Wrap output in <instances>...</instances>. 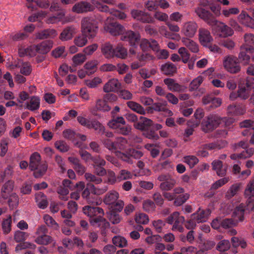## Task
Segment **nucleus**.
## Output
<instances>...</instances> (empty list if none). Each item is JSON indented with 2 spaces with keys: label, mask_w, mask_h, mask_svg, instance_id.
Returning a JSON list of instances; mask_svg holds the SVG:
<instances>
[{
  "label": "nucleus",
  "mask_w": 254,
  "mask_h": 254,
  "mask_svg": "<svg viewBox=\"0 0 254 254\" xmlns=\"http://www.w3.org/2000/svg\"><path fill=\"white\" fill-rule=\"evenodd\" d=\"M83 212L90 218V222L92 226L100 227L103 225L104 227L109 226V223L103 217L104 211L102 208L85 206L83 207Z\"/></svg>",
  "instance_id": "nucleus-1"
},
{
  "label": "nucleus",
  "mask_w": 254,
  "mask_h": 254,
  "mask_svg": "<svg viewBox=\"0 0 254 254\" xmlns=\"http://www.w3.org/2000/svg\"><path fill=\"white\" fill-rule=\"evenodd\" d=\"M234 122V119L232 118H220L216 115H211L202 122V129L205 132H208L216 128L222 123L226 126H229Z\"/></svg>",
  "instance_id": "nucleus-2"
},
{
  "label": "nucleus",
  "mask_w": 254,
  "mask_h": 254,
  "mask_svg": "<svg viewBox=\"0 0 254 254\" xmlns=\"http://www.w3.org/2000/svg\"><path fill=\"white\" fill-rule=\"evenodd\" d=\"M98 31L97 22L91 17L83 18L81 21V32L89 39L94 38Z\"/></svg>",
  "instance_id": "nucleus-3"
},
{
  "label": "nucleus",
  "mask_w": 254,
  "mask_h": 254,
  "mask_svg": "<svg viewBox=\"0 0 254 254\" xmlns=\"http://www.w3.org/2000/svg\"><path fill=\"white\" fill-rule=\"evenodd\" d=\"M29 168L31 170H37L34 173L35 177L38 178L42 176L46 171L47 166L41 162L40 155L37 152L33 153L30 158Z\"/></svg>",
  "instance_id": "nucleus-4"
},
{
  "label": "nucleus",
  "mask_w": 254,
  "mask_h": 254,
  "mask_svg": "<svg viewBox=\"0 0 254 254\" xmlns=\"http://www.w3.org/2000/svg\"><path fill=\"white\" fill-rule=\"evenodd\" d=\"M210 26L212 27L213 33L220 37L226 38L232 36L234 33L231 27L215 19Z\"/></svg>",
  "instance_id": "nucleus-5"
},
{
  "label": "nucleus",
  "mask_w": 254,
  "mask_h": 254,
  "mask_svg": "<svg viewBox=\"0 0 254 254\" xmlns=\"http://www.w3.org/2000/svg\"><path fill=\"white\" fill-rule=\"evenodd\" d=\"M223 65L227 71L232 74L238 73L241 68L238 59L233 55L226 56L223 58Z\"/></svg>",
  "instance_id": "nucleus-6"
},
{
  "label": "nucleus",
  "mask_w": 254,
  "mask_h": 254,
  "mask_svg": "<svg viewBox=\"0 0 254 254\" xmlns=\"http://www.w3.org/2000/svg\"><path fill=\"white\" fill-rule=\"evenodd\" d=\"M166 221L168 224L173 225L172 228L173 231H178L180 232L184 231L183 224L185 222V218L180 215L178 212H173L167 218Z\"/></svg>",
  "instance_id": "nucleus-7"
},
{
  "label": "nucleus",
  "mask_w": 254,
  "mask_h": 254,
  "mask_svg": "<svg viewBox=\"0 0 254 254\" xmlns=\"http://www.w3.org/2000/svg\"><path fill=\"white\" fill-rule=\"evenodd\" d=\"M111 19L108 18L105 23L104 29L112 35L117 36L122 35L125 31V28L117 22H111Z\"/></svg>",
  "instance_id": "nucleus-8"
},
{
  "label": "nucleus",
  "mask_w": 254,
  "mask_h": 254,
  "mask_svg": "<svg viewBox=\"0 0 254 254\" xmlns=\"http://www.w3.org/2000/svg\"><path fill=\"white\" fill-rule=\"evenodd\" d=\"M157 180L161 182L159 186L160 189L164 191L171 190L176 183L175 179L169 174H161L158 177Z\"/></svg>",
  "instance_id": "nucleus-9"
},
{
  "label": "nucleus",
  "mask_w": 254,
  "mask_h": 254,
  "mask_svg": "<svg viewBox=\"0 0 254 254\" xmlns=\"http://www.w3.org/2000/svg\"><path fill=\"white\" fill-rule=\"evenodd\" d=\"M197 29V23L193 21L183 23L181 27V33L187 38H192Z\"/></svg>",
  "instance_id": "nucleus-10"
},
{
  "label": "nucleus",
  "mask_w": 254,
  "mask_h": 254,
  "mask_svg": "<svg viewBox=\"0 0 254 254\" xmlns=\"http://www.w3.org/2000/svg\"><path fill=\"white\" fill-rule=\"evenodd\" d=\"M111 98L116 100L117 98L116 95L113 94H106L104 96L103 99H97L95 105V109L97 111L104 112L109 111L111 108L107 101Z\"/></svg>",
  "instance_id": "nucleus-11"
},
{
  "label": "nucleus",
  "mask_w": 254,
  "mask_h": 254,
  "mask_svg": "<svg viewBox=\"0 0 254 254\" xmlns=\"http://www.w3.org/2000/svg\"><path fill=\"white\" fill-rule=\"evenodd\" d=\"M245 195L248 199L247 209L254 211V179L248 184L245 191Z\"/></svg>",
  "instance_id": "nucleus-12"
},
{
  "label": "nucleus",
  "mask_w": 254,
  "mask_h": 254,
  "mask_svg": "<svg viewBox=\"0 0 254 254\" xmlns=\"http://www.w3.org/2000/svg\"><path fill=\"white\" fill-rule=\"evenodd\" d=\"M40 106V99L38 96H32L29 97L24 104H19V108H24L31 111H35L39 109Z\"/></svg>",
  "instance_id": "nucleus-13"
},
{
  "label": "nucleus",
  "mask_w": 254,
  "mask_h": 254,
  "mask_svg": "<svg viewBox=\"0 0 254 254\" xmlns=\"http://www.w3.org/2000/svg\"><path fill=\"white\" fill-rule=\"evenodd\" d=\"M131 15L134 19L142 23H153L154 22V19L150 14L143 11L133 9L131 11Z\"/></svg>",
  "instance_id": "nucleus-14"
},
{
  "label": "nucleus",
  "mask_w": 254,
  "mask_h": 254,
  "mask_svg": "<svg viewBox=\"0 0 254 254\" xmlns=\"http://www.w3.org/2000/svg\"><path fill=\"white\" fill-rule=\"evenodd\" d=\"M154 57L149 54H138L137 56V61L133 62L130 64V67L132 69H136L145 65L146 62L153 60Z\"/></svg>",
  "instance_id": "nucleus-15"
},
{
  "label": "nucleus",
  "mask_w": 254,
  "mask_h": 254,
  "mask_svg": "<svg viewBox=\"0 0 254 254\" xmlns=\"http://www.w3.org/2000/svg\"><path fill=\"white\" fill-rule=\"evenodd\" d=\"M91 2L94 8H96L99 11L110 12V8L107 4L113 5L115 4V0H91Z\"/></svg>",
  "instance_id": "nucleus-16"
},
{
  "label": "nucleus",
  "mask_w": 254,
  "mask_h": 254,
  "mask_svg": "<svg viewBox=\"0 0 254 254\" xmlns=\"http://www.w3.org/2000/svg\"><path fill=\"white\" fill-rule=\"evenodd\" d=\"M121 39L122 41L128 42L130 46H134L140 40V35L138 33L129 30L123 34Z\"/></svg>",
  "instance_id": "nucleus-17"
},
{
  "label": "nucleus",
  "mask_w": 254,
  "mask_h": 254,
  "mask_svg": "<svg viewBox=\"0 0 254 254\" xmlns=\"http://www.w3.org/2000/svg\"><path fill=\"white\" fill-rule=\"evenodd\" d=\"M105 146L112 152H115L116 155L120 158L122 160L127 163H131L129 160V157L125 154L124 153H122L120 151L117 150V147L116 144L113 143L109 139H106L103 142Z\"/></svg>",
  "instance_id": "nucleus-18"
},
{
  "label": "nucleus",
  "mask_w": 254,
  "mask_h": 254,
  "mask_svg": "<svg viewBox=\"0 0 254 254\" xmlns=\"http://www.w3.org/2000/svg\"><path fill=\"white\" fill-rule=\"evenodd\" d=\"M94 9V7L92 3L86 1H81L74 4L72 7V11L77 13H82L88 11H92Z\"/></svg>",
  "instance_id": "nucleus-19"
},
{
  "label": "nucleus",
  "mask_w": 254,
  "mask_h": 254,
  "mask_svg": "<svg viewBox=\"0 0 254 254\" xmlns=\"http://www.w3.org/2000/svg\"><path fill=\"white\" fill-rule=\"evenodd\" d=\"M247 53H254V48L241 46L238 58L240 61L244 65L248 64L250 61V57Z\"/></svg>",
  "instance_id": "nucleus-20"
},
{
  "label": "nucleus",
  "mask_w": 254,
  "mask_h": 254,
  "mask_svg": "<svg viewBox=\"0 0 254 254\" xmlns=\"http://www.w3.org/2000/svg\"><path fill=\"white\" fill-rule=\"evenodd\" d=\"M195 12L199 18L203 19L209 25H212L215 20L213 15L203 8L198 7L195 9Z\"/></svg>",
  "instance_id": "nucleus-21"
},
{
  "label": "nucleus",
  "mask_w": 254,
  "mask_h": 254,
  "mask_svg": "<svg viewBox=\"0 0 254 254\" xmlns=\"http://www.w3.org/2000/svg\"><path fill=\"white\" fill-rule=\"evenodd\" d=\"M198 39L200 43L204 47L208 46L209 43L213 40L210 32L204 28L199 29Z\"/></svg>",
  "instance_id": "nucleus-22"
},
{
  "label": "nucleus",
  "mask_w": 254,
  "mask_h": 254,
  "mask_svg": "<svg viewBox=\"0 0 254 254\" xmlns=\"http://www.w3.org/2000/svg\"><path fill=\"white\" fill-rule=\"evenodd\" d=\"M164 83L167 85L168 89L172 92H182L185 90L186 87L176 82L172 78H165L164 79Z\"/></svg>",
  "instance_id": "nucleus-23"
},
{
  "label": "nucleus",
  "mask_w": 254,
  "mask_h": 254,
  "mask_svg": "<svg viewBox=\"0 0 254 254\" xmlns=\"http://www.w3.org/2000/svg\"><path fill=\"white\" fill-rule=\"evenodd\" d=\"M121 84L116 78L110 79L103 86V91L106 93L116 92L121 88Z\"/></svg>",
  "instance_id": "nucleus-24"
},
{
  "label": "nucleus",
  "mask_w": 254,
  "mask_h": 254,
  "mask_svg": "<svg viewBox=\"0 0 254 254\" xmlns=\"http://www.w3.org/2000/svg\"><path fill=\"white\" fill-rule=\"evenodd\" d=\"M211 213L209 209H202L199 208L195 213L191 214L193 219H195L197 223L206 221Z\"/></svg>",
  "instance_id": "nucleus-25"
},
{
  "label": "nucleus",
  "mask_w": 254,
  "mask_h": 254,
  "mask_svg": "<svg viewBox=\"0 0 254 254\" xmlns=\"http://www.w3.org/2000/svg\"><path fill=\"white\" fill-rule=\"evenodd\" d=\"M246 209L245 205L242 203L239 204L235 208L232 214V217L237 223L244 220Z\"/></svg>",
  "instance_id": "nucleus-26"
},
{
  "label": "nucleus",
  "mask_w": 254,
  "mask_h": 254,
  "mask_svg": "<svg viewBox=\"0 0 254 254\" xmlns=\"http://www.w3.org/2000/svg\"><path fill=\"white\" fill-rule=\"evenodd\" d=\"M14 186V182L12 180H9L5 182L2 186L1 192L2 197L4 198H8L9 195L13 193V190Z\"/></svg>",
  "instance_id": "nucleus-27"
},
{
  "label": "nucleus",
  "mask_w": 254,
  "mask_h": 254,
  "mask_svg": "<svg viewBox=\"0 0 254 254\" xmlns=\"http://www.w3.org/2000/svg\"><path fill=\"white\" fill-rule=\"evenodd\" d=\"M140 121L134 124L135 128L141 130H145L153 126V122L150 119L144 117H140Z\"/></svg>",
  "instance_id": "nucleus-28"
},
{
  "label": "nucleus",
  "mask_w": 254,
  "mask_h": 254,
  "mask_svg": "<svg viewBox=\"0 0 254 254\" xmlns=\"http://www.w3.org/2000/svg\"><path fill=\"white\" fill-rule=\"evenodd\" d=\"M191 38L181 37V41L185 46L187 47L191 52L197 53L199 51L198 44L190 39Z\"/></svg>",
  "instance_id": "nucleus-29"
},
{
  "label": "nucleus",
  "mask_w": 254,
  "mask_h": 254,
  "mask_svg": "<svg viewBox=\"0 0 254 254\" xmlns=\"http://www.w3.org/2000/svg\"><path fill=\"white\" fill-rule=\"evenodd\" d=\"M238 19L240 22L245 26L254 28V20L246 12L242 11L239 15Z\"/></svg>",
  "instance_id": "nucleus-30"
},
{
  "label": "nucleus",
  "mask_w": 254,
  "mask_h": 254,
  "mask_svg": "<svg viewBox=\"0 0 254 254\" xmlns=\"http://www.w3.org/2000/svg\"><path fill=\"white\" fill-rule=\"evenodd\" d=\"M212 169L216 171L219 176H224L226 174L227 167L223 166L222 162L218 160H216L212 162Z\"/></svg>",
  "instance_id": "nucleus-31"
},
{
  "label": "nucleus",
  "mask_w": 254,
  "mask_h": 254,
  "mask_svg": "<svg viewBox=\"0 0 254 254\" xmlns=\"http://www.w3.org/2000/svg\"><path fill=\"white\" fill-rule=\"evenodd\" d=\"M101 52L106 59H111L115 57V49L109 43L103 44L101 47Z\"/></svg>",
  "instance_id": "nucleus-32"
},
{
  "label": "nucleus",
  "mask_w": 254,
  "mask_h": 254,
  "mask_svg": "<svg viewBox=\"0 0 254 254\" xmlns=\"http://www.w3.org/2000/svg\"><path fill=\"white\" fill-rule=\"evenodd\" d=\"M65 13L64 12H60L56 15H53L50 17L47 20L48 23H56L61 21L63 24L69 22L70 20L67 17H65Z\"/></svg>",
  "instance_id": "nucleus-33"
},
{
  "label": "nucleus",
  "mask_w": 254,
  "mask_h": 254,
  "mask_svg": "<svg viewBox=\"0 0 254 254\" xmlns=\"http://www.w3.org/2000/svg\"><path fill=\"white\" fill-rule=\"evenodd\" d=\"M159 32L160 34L162 35L166 38L177 41L181 40V36L179 34L171 33L168 31L167 28L164 25L159 27Z\"/></svg>",
  "instance_id": "nucleus-34"
},
{
  "label": "nucleus",
  "mask_w": 254,
  "mask_h": 254,
  "mask_svg": "<svg viewBox=\"0 0 254 254\" xmlns=\"http://www.w3.org/2000/svg\"><path fill=\"white\" fill-rule=\"evenodd\" d=\"M53 42L52 41H43L36 46L37 52L39 53L45 54L47 53L52 48Z\"/></svg>",
  "instance_id": "nucleus-35"
},
{
  "label": "nucleus",
  "mask_w": 254,
  "mask_h": 254,
  "mask_svg": "<svg viewBox=\"0 0 254 254\" xmlns=\"http://www.w3.org/2000/svg\"><path fill=\"white\" fill-rule=\"evenodd\" d=\"M37 48L36 45H33L27 48H20L19 49L18 53L20 56H29L33 57L36 55Z\"/></svg>",
  "instance_id": "nucleus-36"
},
{
  "label": "nucleus",
  "mask_w": 254,
  "mask_h": 254,
  "mask_svg": "<svg viewBox=\"0 0 254 254\" xmlns=\"http://www.w3.org/2000/svg\"><path fill=\"white\" fill-rule=\"evenodd\" d=\"M126 125V121L124 118L122 117H117L114 118L110 120L108 123V127L112 129H118L121 126Z\"/></svg>",
  "instance_id": "nucleus-37"
},
{
  "label": "nucleus",
  "mask_w": 254,
  "mask_h": 254,
  "mask_svg": "<svg viewBox=\"0 0 254 254\" xmlns=\"http://www.w3.org/2000/svg\"><path fill=\"white\" fill-rule=\"evenodd\" d=\"M75 33L74 28L67 27L64 28L60 34L59 38L62 41H66L70 40Z\"/></svg>",
  "instance_id": "nucleus-38"
},
{
  "label": "nucleus",
  "mask_w": 254,
  "mask_h": 254,
  "mask_svg": "<svg viewBox=\"0 0 254 254\" xmlns=\"http://www.w3.org/2000/svg\"><path fill=\"white\" fill-rule=\"evenodd\" d=\"M35 242L39 245H47L53 243V246H56V242L53 239L51 236L46 234L37 236L36 238L35 239Z\"/></svg>",
  "instance_id": "nucleus-39"
},
{
  "label": "nucleus",
  "mask_w": 254,
  "mask_h": 254,
  "mask_svg": "<svg viewBox=\"0 0 254 254\" xmlns=\"http://www.w3.org/2000/svg\"><path fill=\"white\" fill-rule=\"evenodd\" d=\"M119 194L115 190L109 191L105 196L104 201L106 204H113L119 198Z\"/></svg>",
  "instance_id": "nucleus-40"
},
{
  "label": "nucleus",
  "mask_w": 254,
  "mask_h": 254,
  "mask_svg": "<svg viewBox=\"0 0 254 254\" xmlns=\"http://www.w3.org/2000/svg\"><path fill=\"white\" fill-rule=\"evenodd\" d=\"M127 106L132 111L140 115H145V111L143 107L139 103L130 101L127 103Z\"/></svg>",
  "instance_id": "nucleus-41"
},
{
  "label": "nucleus",
  "mask_w": 254,
  "mask_h": 254,
  "mask_svg": "<svg viewBox=\"0 0 254 254\" xmlns=\"http://www.w3.org/2000/svg\"><path fill=\"white\" fill-rule=\"evenodd\" d=\"M36 202L39 208L45 209L48 205V201L46 196L40 192L35 195Z\"/></svg>",
  "instance_id": "nucleus-42"
},
{
  "label": "nucleus",
  "mask_w": 254,
  "mask_h": 254,
  "mask_svg": "<svg viewBox=\"0 0 254 254\" xmlns=\"http://www.w3.org/2000/svg\"><path fill=\"white\" fill-rule=\"evenodd\" d=\"M43 220L46 225L54 230H58L60 228L59 224L50 215L46 214L43 216Z\"/></svg>",
  "instance_id": "nucleus-43"
},
{
  "label": "nucleus",
  "mask_w": 254,
  "mask_h": 254,
  "mask_svg": "<svg viewBox=\"0 0 254 254\" xmlns=\"http://www.w3.org/2000/svg\"><path fill=\"white\" fill-rule=\"evenodd\" d=\"M228 113L231 115H241L245 112V108L240 105H230L227 109Z\"/></svg>",
  "instance_id": "nucleus-44"
},
{
  "label": "nucleus",
  "mask_w": 254,
  "mask_h": 254,
  "mask_svg": "<svg viewBox=\"0 0 254 254\" xmlns=\"http://www.w3.org/2000/svg\"><path fill=\"white\" fill-rule=\"evenodd\" d=\"M115 57L121 59H125L127 56V51L122 45L119 44L115 48Z\"/></svg>",
  "instance_id": "nucleus-45"
},
{
  "label": "nucleus",
  "mask_w": 254,
  "mask_h": 254,
  "mask_svg": "<svg viewBox=\"0 0 254 254\" xmlns=\"http://www.w3.org/2000/svg\"><path fill=\"white\" fill-rule=\"evenodd\" d=\"M176 66L171 63H167L162 64L161 67V71L166 75L173 74L176 71Z\"/></svg>",
  "instance_id": "nucleus-46"
},
{
  "label": "nucleus",
  "mask_w": 254,
  "mask_h": 254,
  "mask_svg": "<svg viewBox=\"0 0 254 254\" xmlns=\"http://www.w3.org/2000/svg\"><path fill=\"white\" fill-rule=\"evenodd\" d=\"M86 60L85 55L82 53H78L73 56L72 58L71 65L73 67H76L82 64Z\"/></svg>",
  "instance_id": "nucleus-47"
},
{
  "label": "nucleus",
  "mask_w": 254,
  "mask_h": 254,
  "mask_svg": "<svg viewBox=\"0 0 254 254\" xmlns=\"http://www.w3.org/2000/svg\"><path fill=\"white\" fill-rule=\"evenodd\" d=\"M57 34V32L55 29H48L39 32L37 35V37L39 39L54 38Z\"/></svg>",
  "instance_id": "nucleus-48"
},
{
  "label": "nucleus",
  "mask_w": 254,
  "mask_h": 254,
  "mask_svg": "<svg viewBox=\"0 0 254 254\" xmlns=\"http://www.w3.org/2000/svg\"><path fill=\"white\" fill-rule=\"evenodd\" d=\"M102 83V79L98 76L95 77L93 79L85 80V84L90 88H96Z\"/></svg>",
  "instance_id": "nucleus-49"
},
{
  "label": "nucleus",
  "mask_w": 254,
  "mask_h": 254,
  "mask_svg": "<svg viewBox=\"0 0 254 254\" xmlns=\"http://www.w3.org/2000/svg\"><path fill=\"white\" fill-rule=\"evenodd\" d=\"M8 204L10 209H13L17 207L19 203V198L15 193H12L8 197Z\"/></svg>",
  "instance_id": "nucleus-50"
},
{
  "label": "nucleus",
  "mask_w": 254,
  "mask_h": 254,
  "mask_svg": "<svg viewBox=\"0 0 254 254\" xmlns=\"http://www.w3.org/2000/svg\"><path fill=\"white\" fill-rule=\"evenodd\" d=\"M88 37L85 35L82 34L76 36L74 39V44L78 47H83L87 43Z\"/></svg>",
  "instance_id": "nucleus-51"
},
{
  "label": "nucleus",
  "mask_w": 254,
  "mask_h": 254,
  "mask_svg": "<svg viewBox=\"0 0 254 254\" xmlns=\"http://www.w3.org/2000/svg\"><path fill=\"white\" fill-rule=\"evenodd\" d=\"M87 186L90 189V191L92 193L96 195L102 194L108 190L107 186L95 187L92 184H88Z\"/></svg>",
  "instance_id": "nucleus-52"
},
{
  "label": "nucleus",
  "mask_w": 254,
  "mask_h": 254,
  "mask_svg": "<svg viewBox=\"0 0 254 254\" xmlns=\"http://www.w3.org/2000/svg\"><path fill=\"white\" fill-rule=\"evenodd\" d=\"M113 243L119 248L125 247L127 245V241L124 238L121 236H116L112 239Z\"/></svg>",
  "instance_id": "nucleus-53"
},
{
  "label": "nucleus",
  "mask_w": 254,
  "mask_h": 254,
  "mask_svg": "<svg viewBox=\"0 0 254 254\" xmlns=\"http://www.w3.org/2000/svg\"><path fill=\"white\" fill-rule=\"evenodd\" d=\"M198 161L197 158L193 155L186 156L183 158V162L187 164L190 168H193Z\"/></svg>",
  "instance_id": "nucleus-54"
},
{
  "label": "nucleus",
  "mask_w": 254,
  "mask_h": 254,
  "mask_svg": "<svg viewBox=\"0 0 254 254\" xmlns=\"http://www.w3.org/2000/svg\"><path fill=\"white\" fill-rule=\"evenodd\" d=\"M89 129L93 128L99 133H102L104 131V127L98 121L91 120Z\"/></svg>",
  "instance_id": "nucleus-55"
},
{
  "label": "nucleus",
  "mask_w": 254,
  "mask_h": 254,
  "mask_svg": "<svg viewBox=\"0 0 254 254\" xmlns=\"http://www.w3.org/2000/svg\"><path fill=\"white\" fill-rule=\"evenodd\" d=\"M11 217L10 215L3 220L2 223V229L4 234H7L11 231Z\"/></svg>",
  "instance_id": "nucleus-56"
},
{
  "label": "nucleus",
  "mask_w": 254,
  "mask_h": 254,
  "mask_svg": "<svg viewBox=\"0 0 254 254\" xmlns=\"http://www.w3.org/2000/svg\"><path fill=\"white\" fill-rule=\"evenodd\" d=\"M135 221L138 224H146L149 222V218L146 214L139 213L136 214Z\"/></svg>",
  "instance_id": "nucleus-57"
},
{
  "label": "nucleus",
  "mask_w": 254,
  "mask_h": 254,
  "mask_svg": "<svg viewBox=\"0 0 254 254\" xmlns=\"http://www.w3.org/2000/svg\"><path fill=\"white\" fill-rule=\"evenodd\" d=\"M98 64L97 61L94 60L86 63L84 67L85 69L88 70L89 74H92L96 71Z\"/></svg>",
  "instance_id": "nucleus-58"
},
{
  "label": "nucleus",
  "mask_w": 254,
  "mask_h": 254,
  "mask_svg": "<svg viewBox=\"0 0 254 254\" xmlns=\"http://www.w3.org/2000/svg\"><path fill=\"white\" fill-rule=\"evenodd\" d=\"M203 80L202 75H199L194 79L190 84V90L193 91L197 89Z\"/></svg>",
  "instance_id": "nucleus-59"
},
{
  "label": "nucleus",
  "mask_w": 254,
  "mask_h": 254,
  "mask_svg": "<svg viewBox=\"0 0 254 254\" xmlns=\"http://www.w3.org/2000/svg\"><path fill=\"white\" fill-rule=\"evenodd\" d=\"M252 90L247 87L240 86L238 90V96L243 99H247L251 92Z\"/></svg>",
  "instance_id": "nucleus-60"
},
{
  "label": "nucleus",
  "mask_w": 254,
  "mask_h": 254,
  "mask_svg": "<svg viewBox=\"0 0 254 254\" xmlns=\"http://www.w3.org/2000/svg\"><path fill=\"white\" fill-rule=\"evenodd\" d=\"M178 53L180 55L182 62L184 63H187L190 58V54L188 51V50L184 47H181L178 50Z\"/></svg>",
  "instance_id": "nucleus-61"
},
{
  "label": "nucleus",
  "mask_w": 254,
  "mask_h": 254,
  "mask_svg": "<svg viewBox=\"0 0 254 254\" xmlns=\"http://www.w3.org/2000/svg\"><path fill=\"white\" fill-rule=\"evenodd\" d=\"M17 66L20 68V72L25 75H29L31 72V66L27 63H18ZM15 66H17V65Z\"/></svg>",
  "instance_id": "nucleus-62"
},
{
  "label": "nucleus",
  "mask_w": 254,
  "mask_h": 254,
  "mask_svg": "<svg viewBox=\"0 0 254 254\" xmlns=\"http://www.w3.org/2000/svg\"><path fill=\"white\" fill-rule=\"evenodd\" d=\"M239 189L238 184H234L230 187L229 189L226 193L225 196L228 199H230L235 196L238 192Z\"/></svg>",
  "instance_id": "nucleus-63"
},
{
  "label": "nucleus",
  "mask_w": 254,
  "mask_h": 254,
  "mask_svg": "<svg viewBox=\"0 0 254 254\" xmlns=\"http://www.w3.org/2000/svg\"><path fill=\"white\" fill-rule=\"evenodd\" d=\"M245 43L242 46L246 47L254 48V35L252 34H246L244 36Z\"/></svg>",
  "instance_id": "nucleus-64"
}]
</instances>
